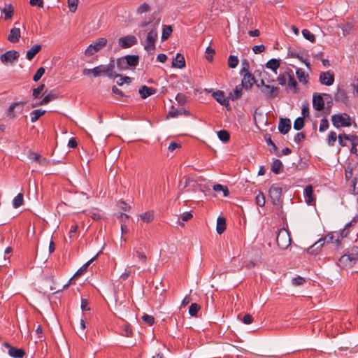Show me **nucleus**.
Wrapping results in <instances>:
<instances>
[{"mask_svg": "<svg viewBox=\"0 0 358 358\" xmlns=\"http://www.w3.org/2000/svg\"><path fill=\"white\" fill-rule=\"evenodd\" d=\"M180 115H184L186 116H189L190 113L189 110L181 108V109H172L169 111L168 116L171 117H177Z\"/></svg>", "mask_w": 358, "mask_h": 358, "instance_id": "obj_30", "label": "nucleus"}, {"mask_svg": "<svg viewBox=\"0 0 358 358\" xmlns=\"http://www.w3.org/2000/svg\"><path fill=\"white\" fill-rule=\"evenodd\" d=\"M125 62H126L125 57H120V58L117 59V69L120 71L128 69L129 66H128L127 64H126Z\"/></svg>", "mask_w": 358, "mask_h": 358, "instance_id": "obj_47", "label": "nucleus"}, {"mask_svg": "<svg viewBox=\"0 0 358 358\" xmlns=\"http://www.w3.org/2000/svg\"><path fill=\"white\" fill-rule=\"evenodd\" d=\"M303 196L305 201L308 205H312L315 203V197L313 194V188L310 185H307L303 190Z\"/></svg>", "mask_w": 358, "mask_h": 358, "instance_id": "obj_16", "label": "nucleus"}, {"mask_svg": "<svg viewBox=\"0 0 358 358\" xmlns=\"http://www.w3.org/2000/svg\"><path fill=\"white\" fill-rule=\"evenodd\" d=\"M41 50V45H35L32 46L27 52V59L29 60H31L35 55Z\"/></svg>", "mask_w": 358, "mask_h": 358, "instance_id": "obj_31", "label": "nucleus"}, {"mask_svg": "<svg viewBox=\"0 0 358 358\" xmlns=\"http://www.w3.org/2000/svg\"><path fill=\"white\" fill-rule=\"evenodd\" d=\"M172 66L175 68L183 69L185 66V60L183 55L177 53L176 57L173 59Z\"/></svg>", "mask_w": 358, "mask_h": 358, "instance_id": "obj_23", "label": "nucleus"}, {"mask_svg": "<svg viewBox=\"0 0 358 358\" xmlns=\"http://www.w3.org/2000/svg\"><path fill=\"white\" fill-rule=\"evenodd\" d=\"M254 83H256V80L252 73H246L243 75L241 84L245 90L251 89Z\"/></svg>", "mask_w": 358, "mask_h": 358, "instance_id": "obj_15", "label": "nucleus"}, {"mask_svg": "<svg viewBox=\"0 0 358 358\" xmlns=\"http://www.w3.org/2000/svg\"><path fill=\"white\" fill-rule=\"evenodd\" d=\"M306 282V280L304 278L301 276H297L296 278H294L292 280V282L295 286H299L303 285Z\"/></svg>", "mask_w": 358, "mask_h": 358, "instance_id": "obj_64", "label": "nucleus"}, {"mask_svg": "<svg viewBox=\"0 0 358 358\" xmlns=\"http://www.w3.org/2000/svg\"><path fill=\"white\" fill-rule=\"evenodd\" d=\"M319 80L321 84L330 86L334 82V75L331 71L322 72L320 74Z\"/></svg>", "mask_w": 358, "mask_h": 358, "instance_id": "obj_13", "label": "nucleus"}, {"mask_svg": "<svg viewBox=\"0 0 358 358\" xmlns=\"http://www.w3.org/2000/svg\"><path fill=\"white\" fill-rule=\"evenodd\" d=\"M268 195L272 203L275 206L281 203L282 187L279 184H273L268 190Z\"/></svg>", "mask_w": 358, "mask_h": 358, "instance_id": "obj_5", "label": "nucleus"}, {"mask_svg": "<svg viewBox=\"0 0 358 358\" xmlns=\"http://www.w3.org/2000/svg\"><path fill=\"white\" fill-rule=\"evenodd\" d=\"M351 188L352 194L358 195V177H355L352 181Z\"/></svg>", "mask_w": 358, "mask_h": 358, "instance_id": "obj_60", "label": "nucleus"}, {"mask_svg": "<svg viewBox=\"0 0 358 358\" xmlns=\"http://www.w3.org/2000/svg\"><path fill=\"white\" fill-rule=\"evenodd\" d=\"M3 346L8 349V355L13 358H22L25 352L21 348H15L8 343H4Z\"/></svg>", "mask_w": 358, "mask_h": 358, "instance_id": "obj_12", "label": "nucleus"}, {"mask_svg": "<svg viewBox=\"0 0 358 358\" xmlns=\"http://www.w3.org/2000/svg\"><path fill=\"white\" fill-rule=\"evenodd\" d=\"M304 127V118L297 117L294 122V129L295 130H301Z\"/></svg>", "mask_w": 358, "mask_h": 358, "instance_id": "obj_52", "label": "nucleus"}, {"mask_svg": "<svg viewBox=\"0 0 358 358\" xmlns=\"http://www.w3.org/2000/svg\"><path fill=\"white\" fill-rule=\"evenodd\" d=\"M213 97L221 105L228 106L229 99L225 96L224 92L217 90L213 93Z\"/></svg>", "mask_w": 358, "mask_h": 358, "instance_id": "obj_20", "label": "nucleus"}, {"mask_svg": "<svg viewBox=\"0 0 358 358\" xmlns=\"http://www.w3.org/2000/svg\"><path fill=\"white\" fill-rule=\"evenodd\" d=\"M106 43L107 39L106 38H99L87 47L85 54L87 56H92L101 50Z\"/></svg>", "mask_w": 358, "mask_h": 358, "instance_id": "obj_6", "label": "nucleus"}, {"mask_svg": "<svg viewBox=\"0 0 358 358\" xmlns=\"http://www.w3.org/2000/svg\"><path fill=\"white\" fill-rule=\"evenodd\" d=\"M150 9V6L147 3H143L142 5H141L138 9H137V13L138 14H143L145 12L149 11Z\"/></svg>", "mask_w": 358, "mask_h": 358, "instance_id": "obj_62", "label": "nucleus"}, {"mask_svg": "<svg viewBox=\"0 0 358 358\" xmlns=\"http://www.w3.org/2000/svg\"><path fill=\"white\" fill-rule=\"evenodd\" d=\"M45 69L43 67H40L36 72V73L34 74V77H33V80L34 82H37L38 81L41 77L43 76V75L45 73Z\"/></svg>", "mask_w": 358, "mask_h": 358, "instance_id": "obj_59", "label": "nucleus"}, {"mask_svg": "<svg viewBox=\"0 0 358 358\" xmlns=\"http://www.w3.org/2000/svg\"><path fill=\"white\" fill-rule=\"evenodd\" d=\"M329 128V122L326 117H323L320 120L319 131L320 132L325 131Z\"/></svg>", "mask_w": 358, "mask_h": 358, "instance_id": "obj_58", "label": "nucleus"}, {"mask_svg": "<svg viewBox=\"0 0 358 358\" xmlns=\"http://www.w3.org/2000/svg\"><path fill=\"white\" fill-rule=\"evenodd\" d=\"M158 18L156 17L155 13H152V15L150 16V17H149L148 20H145L142 21L141 22V24H139V26L141 28H145L149 24H151V27H152V24L156 22V20Z\"/></svg>", "mask_w": 358, "mask_h": 358, "instance_id": "obj_40", "label": "nucleus"}, {"mask_svg": "<svg viewBox=\"0 0 358 358\" xmlns=\"http://www.w3.org/2000/svg\"><path fill=\"white\" fill-rule=\"evenodd\" d=\"M288 56L292 58H297L302 62H303L306 66H310V62L308 59H303V56L300 55L299 53L296 52V51L293 50H289L288 51Z\"/></svg>", "mask_w": 358, "mask_h": 358, "instance_id": "obj_35", "label": "nucleus"}, {"mask_svg": "<svg viewBox=\"0 0 358 358\" xmlns=\"http://www.w3.org/2000/svg\"><path fill=\"white\" fill-rule=\"evenodd\" d=\"M289 70L290 69H287L284 73H280L278 76L277 77V81L279 85H285L287 82V79H288V75L289 74Z\"/></svg>", "mask_w": 358, "mask_h": 358, "instance_id": "obj_37", "label": "nucleus"}, {"mask_svg": "<svg viewBox=\"0 0 358 358\" xmlns=\"http://www.w3.org/2000/svg\"><path fill=\"white\" fill-rule=\"evenodd\" d=\"M354 25L351 22H347L341 25V28L343 31V34L344 36L350 34L351 31L353 29Z\"/></svg>", "mask_w": 358, "mask_h": 358, "instance_id": "obj_41", "label": "nucleus"}, {"mask_svg": "<svg viewBox=\"0 0 358 358\" xmlns=\"http://www.w3.org/2000/svg\"><path fill=\"white\" fill-rule=\"evenodd\" d=\"M136 257L138 259V260L142 262L145 263L147 261V256L145 254V252L143 251L141 248H139L136 251Z\"/></svg>", "mask_w": 358, "mask_h": 358, "instance_id": "obj_48", "label": "nucleus"}, {"mask_svg": "<svg viewBox=\"0 0 358 358\" xmlns=\"http://www.w3.org/2000/svg\"><path fill=\"white\" fill-rule=\"evenodd\" d=\"M288 75V82L287 89H292L294 93H297L299 89L297 87V82L294 78V76L292 70H289V74Z\"/></svg>", "mask_w": 358, "mask_h": 358, "instance_id": "obj_22", "label": "nucleus"}, {"mask_svg": "<svg viewBox=\"0 0 358 358\" xmlns=\"http://www.w3.org/2000/svg\"><path fill=\"white\" fill-rule=\"evenodd\" d=\"M24 103L22 101H17L12 103L7 110V116L10 118H14L16 117L17 113H22L23 110Z\"/></svg>", "mask_w": 358, "mask_h": 358, "instance_id": "obj_10", "label": "nucleus"}, {"mask_svg": "<svg viewBox=\"0 0 358 358\" xmlns=\"http://www.w3.org/2000/svg\"><path fill=\"white\" fill-rule=\"evenodd\" d=\"M159 22L160 18H158L152 24V28H151L147 34L143 47L149 54H152L156 49V41L158 38L157 28L159 24Z\"/></svg>", "mask_w": 358, "mask_h": 358, "instance_id": "obj_2", "label": "nucleus"}, {"mask_svg": "<svg viewBox=\"0 0 358 358\" xmlns=\"http://www.w3.org/2000/svg\"><path fill=\"white\" fill-rule=\"evenodd\" d=\"M2 12L5 15V19L8 20L13 17L14 10L11 4H6L5 7L2 9Z\"/></svg>", "mask_w": 358, "mask_h": 358, "instance_id": "obj_39", "label": "nucleus"}, {"mask_svg": "<svg viewBox=\"0 0 358 358\" xmlns=\"http://www.w3.org/2000/svg\"><path fill=\"white\" fill-rule=\"evenodd\" d=\"M282 167V164L280 159H275L271 164V171L278 174L280 172V169Z\"/></svg>", "mask_w": 358, "mask_h": 358, "instance_id": "obj_43", "label": "nucleus"}, {"mask_svg": "<svg viewBox=\"0 0 358 358\" xmlns=\"http://www.w3.org/2000/svg\"><path fill=\"white\" fill-rule=\"evenodd\" d=\"M137 42V38L133 35H127L118 39V44L123 49L131 48Z\"/></svg>", "mask_w": 358, "mask_h": 358, "instance_id": "obj_9", "label": "nucleus"}, {"mask_svg": "<svg viewBox=\"0 0 358 358\" xmlns=\"http://www.w3.org/2000/svg\"><path fill=\"white\" fill-rule=\"evenodd\" d=\"M296 75L299 81L302 84H306L308 83V75L306 74L302 69H296Z\"/></svg>", "mask_w": 358, "mask_h": 358, "instance_id": "obj_32", "label": "nucleus"}, {"mask_svg": "<svg viewBox=\"0 0 358 358\" xmlns=\"http://www.w3.org/2000/svg\"><path fill=\"white\" fill-rule=\"evenodd\" d=\"M302 35L303 37L308 40L310 42H314L315 41V35L313 34L308 29H303L302 30Z\"/></svg>", "mask_w": 358, "mask_h": 358, "instance_id": "obj_57", "label": "nucleus"}, {"mask_svg": "<svg viewBox=\"0 0 358 358\" xmlns=\"http://www.w3.org/2000/svg\"><path fill=\"white\" fill-rule=\"evenodd\" d=\"M173 31V29L171 25H164L162 33V41H164L169 38Z\"/></svg>", "mask_w": 358, "mask_h": 358, "instance_id": "obj_36", "label": "nucleus"}, {"mask_svg": "<svg viewBox=\"0 0 358 358\" xmlns=\"http://www.w3.org/2000/svg\"><path fill=\"white\" fill-rule=\"evenodd\" d=\"M28 158L33 162H38L42 166H48L50 164V161L48 159L43 157L41 155L36 152H30L28 155Z\"/></svg>", "mask_w": 358, "mask_h": 358, "instance_id": "obj_17", "label": "nucleus"}, {"mask_svg": "<svg viewBox=\"0 0 358 358\" xmlns=\"http://www.w3.org/2000/svg\"><path fill=\"white\" fill-rule=\"evenodd\" d=\"M261 91L268 99H274L279 94V88L270 85L264 86L261 88Z\"/></svg>", "mask_w": 358, "mask_h": 358, "instance_id": "obj_11", "label": "nucleus"}, {"mask_svg": "<svg viewBox=\"0 0 358 358\" xmlns=\"http://www.w3.org/2000/svg\"><path fill=\"white\" fill-rule=\"evenodd\" d=\"M243 88L244 87L242 86V84L236 86L235 89L234 90V93H231L230 94L232 100H236L242 96Z\"/></svg>", "mask_w": 358, "mask_h": 358, "instance_id": "obj_42", "label": "nucleus"}, {"mask_svg": "<svg viewBox=\"0 0 358 358\" xmlns=\"http://www.w3.org/2000/svg\"><path fill=\"white\" fill-rule=\"evenodd\" d=\"M201 307L196 303H192L189 307V314L191 316H196Z\"/></svg>", "mask_w": 358, "mask_h": 358, "instance_id": "obj_51", "label": "nucleus"}, {"mask_svg": "<svg viewBox=\"0 0 358 358\" xmlns=\"http://www.w3.org/2000/svg\"><path fill=\"white\" fill-rule=\"evenodd\" d=\"M331 121L333 125L336 128L349 127L351 125L350 117L347 113L334 115L331 117Z\"/></svg>", "mask_w": 358, "mask_h": 358, "instance_id": "obj_7", "label": "nucleus"}, {"mask_svg": "<svg viewBox=\"0 0 358 358\" xmlns=\"http://www.w3.org/2000/svg\"><path fill=\"white\" fill-rule=\"evenodd\" d=\"M238 64V59L236 56L230 55L228 58V65L229 68L234 69Z\"/></svg>", "mask_w": 358, "mask_h": 358, "instance_id": "obj_50", "label": "nucleus"}, {"mask_svg": "<svg viewBox=\"0 0 358 358\" xmlns=\"http://www.w3.org/2000/svg\"><path fill=\"white\" fill-rule=\"evenodd\" d=\"M226 229V220L223 217H218L217 220L216 231L218 234H222Z\"/></svg>", "mask_w": 358, "mask_h": 358, "instance_id": "obj_28", "label": "nucleus"}, {"mask_svg": "<svg viewBox=\"0 0 358 358\" xmlns=\"http://www.w3.org/2000/svg\"><path fill=\"white\" fill-rule=\"evenodd\" d=\"M141 219L146 223L151 222L154 219V213L152 211H147L144 213H142L141 215Z\"/></svg>", "mask_w": 358, "mask_h": 358, "instance_id": "obj_44", "label": "nucleus"}, {"mask_svg": "<svg viewBox=\"0 0 358 358\" xmlns=\"http://www.w3.org/2000/svg\"><path fill=\"white\" fill-rule=\"evenodd\" d=\"M313 107L317 111H321L324 108V101L320 94L316 92L313 94Z\"/></svg>", "mask_w": 358, "mask_h": 358, "instance_id": "obj_14", "label": "nucleus"}, {"mask_svg": "<svg viewBox=\"0 0 358 358\" xmlns=\"http://www.w3.org/2000/svg\"><path fill=\"white\" fill-rule=\"evenodd\" d=\"M219 139L222 142H227L229 140L230 135L227 130H220L217 132Z\"/></svg>", "mask_w": 358, "mask_h": 358, "instance_id": "obj_46", "label": "nucleus"}, {"mask_svg": "<svg viewBox=\"0 0 358 358\" xmlns=\"http://www.w3.org/2000/svg\"><path fill=\"white\" fill-rule=\"evenodd\" d=\"M349 135L346 134H341L338 136V143L342 147L347 146V143L349 142Z\"/></svg>", "mask_w": 358, "mask_h": 358, "instance_id": "obj_45", "label": "nucleus"}, {"mask_svg": "<svg viewBox=\"0 0 358 358\" xmlns=\"http://www.w3.org/2000/svg\"><path fill=\"white\" fill-rule=\"evenodd\" d=\"M334 99L336 102H340L346 105L348 101L347 93L343 89L338 88L336 93L334 96Z\"/></svg>", "mask_w": 358, "mask_h": 358, "instance_id": "obj_21", "label": "nucleus"}, {"mask_svg": "<svg viewBox=\"0 0 358 358\" xmlns=\"http://www.w3.org/2000/svg\"><path fill=\"white\" fill-rule=\"evenodd\" d=\"M24 203V195L22 193H19L13 200V206L17 208L21 206Z\"/></svg>", "mask_w": 358, "mask_h": 358, "instance_id": "obj_38", "label": "nucleus"}, {"mask_svg": "<svg viewBox=\"0 0 358 358\" xmlns=\"http://www.w3.org/2000/svg\"><path fill=\"white\" fill-rule=\"evenodd\" d=\"M20 38V28L13 27L11 29L10 34L8 36V40L11 43H17L19 41Z\"/></svg>", "mask_w": 358, "mask_h": 358, "instance_id": "obj_25", "label": "nucleus"}, {"mask_svg": "<svg viewBox=\"0 0 358 358\" xmlns=\"http://www.w3.org/2000/svg\"><path fill=\"white\" fill-rule=\"evenodd\" d=\"M20 54L16 50H8L0 57L1 62L4 64H13L15 61L17 60Z\"/></svg>", "mask_w": 358, "mask_h": 358, "instance_id": "obj_8", "label": "nucleus"}, {"mask_svg": "<svg viewBox=\"0 0 358 358\" xmlns=\"http://www.w3.org/2000/svg\"><path fill=\"white\" fill-rule=\"evenodd\" d=\"M249 69H250V64H249V62L248 61V59H243L241 62V72H240L241 74L243 75L244 73H250Z\"/></svg>", "mask_w": 358, "mask_h": 358, "instance_id": "obj_54", "label": "nucleus"}, {"mask_svg": "<svg viewBox=\"0 0 358 358\" xmlns=\"http://www.w3.org/2000/svg\"><path fill=\"white\" fill-rule=\"evenodd\" d=\"M57 98V95L52 92L48 93L44 98L38 103L32 104V107H36V106H43L46 105L49 102L56 99Z\"/></svg>", "mask_w": 358, "mask_h": 358, "instance_id": "obj_26", "label": "nucleus"}, {"mask_svg": "<svg viewBox=\"0 0 358 358\" xmlns=\"http://www.w3.org/2000/svg\"><path fill=\"white\" fill-rule=\"evenodd\" d=\"M45 88L44 84L39 85L36 88L33 90L32 95L35 99L39 98L41 96V92L43 91Z\"/></svg>", "mask_w": 358, "mask_h": 358, "instance_id": "obj_55", "label": "nucleus"}, {"mask_svg": "<svg viewBox=\"0 0 358 358\" xmlns=\"http://www.w3.org/2000/svg\"><path fill=\"white\" fill-rule=\"evenodd\" d=\"M326 243H334L336 247L341 244L340 235L338 232H331L324 237Z\"/></svg>", "mask_w": 358, "mask_h": 358, "instance_id": "obj_19", "label": "nucleus"}, {"mask_svg": "<svg viewBox=\"0 0 358 358\" xmlns=\"http://www.w3.org/2000/svg\"><path fill=\"white\" fill-rule=\"evenodd\" d=\"M255 203L257 206L263 207L265 205V196L261 192L255 196Z\"/></svg>", "mask_w": 358, "mask_h": 358, "instance_id": "obj_49", "label": "nucleus"}, {"mask_svg": "<svg viewBox=\"0 0 358 358\" xmlns=\"http://www.w3.org/2000/svg\"><path fill=\"white\" fill-rule=\"evenodd\" d=\"M291 129V121L288 118H280L278 124V130L282 134H286Z\"/></svg>", "mask_w": 358, "mask_h": 358, "instance_id": "obj_18", "label": "nucleus"}, {"mask_svg": "<svg viewBox=\"0 0 358 358\" xmlns=\"http://www.w3.org/2000/svg\"><path fill=\"white\" fill-rule=\"evenodd\" d=\"M126 64L128 66L136 67L138 64L139 57L138 55H126Z\"/></svg>", "mask_w": 358, "mask_h": 358, "instance_id": "obj_29", "label": "nucleus"}, {"mask_svg": "<svg viewBox=\"0 0 358 358\" xmlns=\"http://www.w3.org/2000/svg\"><path fill=\"white\" fill-rule=\"evenodd\" d=\"M115 61L111 59L107 65H99L93 69H84L83 74L85 76H90L92 74L94 77H98L102 74L106 75L108 78L115 79L119 76L115 71Z\"/></svg>", "mask_w": 358, "mask_h": 358, "instance_id": "obj_1", "label": "nucleus"}, {"mask_svg": "<svg viewBox=\"0 0 358 358\" xmlns=\"http://www.w3.org/2000/svg\"><path fill=\"white\" fill-rule=\"evenodd\" d=\"M45 110L42 109H36L34 110L30 113L31 122H36L42 115L45 113Z\"/></svg>", "mask_w": 358, "mask_h": 358, "instance_id": "obj_33", "label": "nucleus"}, {"mask_svg": "<svg viewBox=\"0 0 358 358\" xmlns=\"http://www.w3.org/2000/svg\"><path fill=\"white\" fill-rule=\"evenodd\" d=\"M338 138L336 133L331 131L328 134L327 143L329 146H334L336 138Z\"/></svg>", "mask_w": 358, "mask_h": 358, "instance_id": "obj_53", "label": "nucleus"}, {"mask_svg": "<svg viewBox=\"0 0 358 358\" xmlns=\"http://www.w3.org/2000/svg\"><path fill=\"white\" fill-rule=\"evenodd\" d=\"M78 0H68L69 10L74 13L78 7Z\"/></svg>", "mask_w": 358, "mask_h": 358, "instance_id": "obj_61", "label": "nucleus"}, {"mask_svg": "<svg viewBox=\"0 0 358 358\" xmlns=\"http://www.w3.org/2000/svg\"><path fill=\"white\" fill-rule=\"evenodd\" d=\"M280 61L277 59H271L266 64V67L272 70L275 73H277V69L280 67Z\"/></svg>", "mask_w": 358, "mask_h": 358, "instance_id": "obj_27", "label": "nucleus"}, {"mask_svg": "<svg viewBox=\"0 0 358 358\" xmlns=\"http://www.w3.org/2000/svg\"><path fill=\"white\" fill-rule=\"evenodd\" d=\"M276 243L280 250H285L290 245L291 238L287 229L285 228L279 229L277 234Z\"/></svg>", "mask_w": 358, "mask_h": 358, "instance_id": "obj_4", "label": "nucleus"}, {"mask_svg": "<svg viewBox=\"0 0 358 358\" xmlns=\"http://www.w3.org/2000/svg\"><path fill=\"white\" fill-rule=\"evenodd\" d=\"M96 257V256H94L91 259H90L88 262H87L84 265H83L75 273L73 277L80 276L83 274H84L87 270L90 264L94 260V259Z\"/></svg>", "mask_w": 358, "mask_h": 358, "instance_id": "obj_34", "label": "nucleus"}, {"mask_svg": "<svg viewBox=\"0 0 358 358\" xmlns=\"http://www.w3.org/2000/svg\"><path fill=\"white\" fill-rule=\"evenodd\" d=\"M206 53L207 54V55L206 56V59L209 62L213 61V55L215 54V50L213 49L211 47L208 46L206 50Z\"/></svg>", "mask_w": 358, "mask_h": 358, "instance_id": "obj_63", "label": "nucleus"}, {"mask_svg": "<svg viewBox=\"0 0 358 358\" xmlns=\"http://www.w3.org/2000/svg\"><path fill=\"white\" fill-rule=\"evenodd\" d=\"M156 93V90L153 87H148L146 85L142 86L139 90V94L142 99H146Z\"/></svg>", "mask_w": 358, "mask_h": 358, "instance_id": "obj_24", "label": "nucleus"}, {"mask_svg": "<svg viewBox=\"0 0 358 358\" xmlns=\"http://www.w3.org/2000/svg\"><path fill=\"white\" fill-rule=\"evenodd\" d=\"M176 100L180 106H184L187 100V97L185 94L178 93L176 96Z\"/></svg>", "mask_w": 358, "mask_h": 358, "instance_id": "obj_56", "label": "nucleus"}, {"mask_svg": "<svg viewBox=\"0 0 358 358\" xmlns=\"http://www.w3.org/2000/svg\"><path fill=\"white\" fill-rule=\"evenodd\" d=\"M358 261V247L353 246L347 253L338 259V265L342 268H350Z\"/></svg>", "mask_w": 358, "mask_h": 358, "instance_id": "obj_3", "label": "nucleus"}]
</instances>
